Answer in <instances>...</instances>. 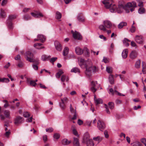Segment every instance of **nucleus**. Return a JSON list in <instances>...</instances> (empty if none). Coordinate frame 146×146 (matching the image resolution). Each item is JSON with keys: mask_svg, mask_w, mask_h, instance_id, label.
<instances>
[{"mask_svg": "<svg viewBox=\"0 0 146 146\" xmlns=\"http://www.w3.org/2000/svg\"><path fill=\"white\" fill-rule=\"evenodd\" d=\"M109 0H104L102 3L104 5L106 9L110 8V11L111 13L117 12V7L115 5H112L110 4Z\"/></svg>", "mask_w": 146, "mask_h": 146, "instance_id": "nucleus-1", "label": "nucleus"}, {"mask_svg": "<svg viewBox=\"0 0 146 146\" xmlns=\"http://www.w3.org/2000/svg\"><path fill=\"white\" fill-rule=\"evenodd\" d=\"M99 69L98 67L95 66H90L86 68L85 71V74L88 76H90L92 75V73H95L98 72Z\"/></svg>", "mask_w": 146, "mask_h": 146, "instance_id": "nucleus-2", "label": "nucleus"}, {"mask_svg": "<svg viewBox=\"0 0 146 146\" xmlns=\"http://www.w3.org/2000/svg\"><path fill=\"white\" fill-rule=\"evenodd\" d=\"M25 58L27 60L30 62H34V59L33 58V54L30 51L26 52L25 53Z\"/></svg>", "mask_w": 146, "mask_h": 146, "instance_id": "nucleus-3", "label": "nucleus"}, {"mask_svg": "<svg viewBox=\"0 0 146 146\" xmlns=\"http://www.w3.org/2000/svg\"><path fill=\"white\" fill-rule=\"evenodd\" d=\"M97 127L99 130L102 131L105 129L106 126L103 121L99 120L97 122Z\"/></svg>", "mask_w": 146, "mask_h": 146, "instance_id": "nucleus-4", "label": "nucleus"}, {"mask_svg": "<svg viewBox=\"0 0 146 146\" xmlns=\"http://www.w3.org/2000/svg\"><path fill=\"white\" fill-rule=\"evenodd\" d=\"M3 113L5 116L2 114L0 115L1 119L4 120L5 119V117L9 119L11 118L9 111L8 110H5L3 111Z\"/></svg>", "mask_w": 146, "mask_h": 146, "instance_id": "nucleus-5", "label": "nucleus"}, {"mask_svg": "<svg viewBox=\"0 0 146 146\" xmlns=\"http://www.w3.org/2000/svg\"><path fill=\"white\" fill-rule=\"evenodd\" d=\"M71 32L73 36L74 39L78 40L82 39V36L79 33L76 31L74 32L73 31H72Z\"/></svg>", "mask_w": 146, "mask_h": 146, "instance_id": "nucleus-6", "label": "nucleus"}, {"mask_svg": "<svg viewBox=\"0 0 146 146\" xmlns=\"http://www.w3.org/2000/svg\"><path fill=\"white\" fill-rule=\"evenodd\" d=\"M135 40L137 43L140 44H143L144 42V39L141 35H136L135 36Z\"/></svg>", "mask_w": 146, "mask_h": 146, "instance_id": "nucleus-7", "label": "nucleus"}, {"mask_svg": "<svg viewBox=\"0 0 146 146\" xmlns=\"http://www.w3.org/2000/svg\"><path fill=\"white\" fill-rule=\"evenodd\" d=\"M125 4H119L118 7H117V13H122L124 10Z\"/></svg>", "mask_w": 146, "mask_h": 146, "instance_id": "nucleus-8", "label": "nucleus"}, {"mask_svg": "<svg viewBox=\"0 0 146 146\" xmlns=\"http://www.w3.org/2000/svg\"><path fill=\"white\" fill-rule=\"evenodd\" d=\"M24 121V119L23 117L20 116L17 117L15 119L14 123L15 124L21 123Z\"/></svg>", "mask_w": 146, "mask_h": 146, "instance_id": "nucleus-9", "label": "nucleus"}, {"mask_svg": "<svg viewBox=\"0 0 146 146\" xmlns=\"http://www.w3.org/2000/svg\"><path fill=\"white\" fill-rule=\"evenodd\" d=\"M54 45L56 49L58 51H61L62 49V46L60 42L58 41H55L54 42Z\"/></svg>", "mask_w": 146, "mask_h": 146, "instance_id": "nucleus-10", "label": "nucleus"}, {"mask_svg": "<svg viewBox=\"0 0 146 146\" xmlns=\"http://www.w3.org/2000/svg\"><path fill=\"white\" fill-rule=\"evenodd\" d=\"M103 24L106 28L108 29L112 27V24L109 21L106 20L103 21Z\"/></svg>", "mask_w": 146, "mask_h": 146, "instance_id": "nucleus-11", "label": "nucleus"}, {"mask_svg": "<svg viewBox=\"0 0 146 146\" xmlns=\"http://www.w3.org/2000/svg\"><path fill=\"white\" fill-rule=\"evenodd\" d=\"M31 15L33 17H34L35 18H39L41 17H43V15L40 13H31Z\"/></svg>", "mask_w": 146, "mask_h": 146, "instance_id": "nucleus-12", "label": "nucleus"}, {"mask_svg": "<svg viewBox=\"0 0 146 146\" xmlns=\"http://www.w3.org/2000/svg\"><path fill=\"white\" fill-rule=\"evenodd\" d=\"M97 84V82L92 81L91 82V85L92 87L91 88V90L93 92H95L97 90V89L95 88V87Z\"/></svg>", "mask_w": 146, "mask_h": 146, "instance_id": "nucleus-13", "label": "nucleus"}, {"mask_svg": "<svg viewBox=\"0 0 146 146\" xmlns=\"http://www.w3.org/2000/svg\"><path fill=\"white\" fill-rule=\"evenodd\" d=\"M89 138L90 136L89 134L88 133H85L83 139V143H86L90 139Z\"/></svg>", "mask_w": 146, "mask_h": 146, "instance_id": "nucleus-14", "label": "nucleus"}, {"mask_svg": "<svg viewBox=\"0 0 146 146\" xmlns=\"http://www.w3.org/2000/svg\"><path fill=\"white\" fill-rule=\"evenodd\" d=\"M78 62L80 66L82 67L83 65H84L85 61L84 59L80 57L78 58Z\"/></svg>", "mask_w": 146, "mask_h": 146, "instance_id": "nucleus-15", "label": "nucleus"}, {"mask_svg": "<svg viewBox=\"0 0 146 146\" xmlns=\"http://www.w3.org/2000/svg\"><path fill=\"white\" fill-rule=\"evenodd\" d=\"M75 49L76 53L78 55H81L83 53V50L79 47H76Z\"/></svg>", "mask_w": 146, "mask_h": 146, "instance_id": "nucleus-16", "label": "nucleus"}, {"mask_svg": "<svg viewBox=\"0 0 146 146\" xmlns=\"http://www.w3.org/2000/svg\"><path fill=\"white\" fill-rule=\"evenodd\" d=\"M126 6L128 7H136V4L135 2L133 1L131 3H128L126 4Z\"/></svg>", "mask_w": 146, "mask_h": 146, "instance_id": "nucleus-17", "label": "nucleus"}, {"mask_svg": "<svg viewBox=\"0 0 146 146\" xmlns=\"http://www.w3.org/2000/svg\"><path fill=\"white\" fill-rule=\"evenodd\" d=\"M74 141H73V144L74 146H79L80 143L78 139L76 137H74Z\"/></svg>", "mask_w": 146, "mask_h": 146, "instance_id": "nucleus-18", "label": "nucleus"}, {"mask_svg": "<svg viewBox=\"0 0 146 146\" xmlns=\"http://www.w3.org/2000/svg\"><path fill=\"white\" fill-rule=\"evenodd\" d=\"M92 63L90 60L88 59V60L85 61L84 66L86 68H86H89V66L92 65Z\"/></svg>", "mask_w": 146, "mask_h": 146, "instance_id": "nucleus-19", "label": "nucleus"}, {"mask_svg": "<svg viewBox=\"0 0 146 146\" xmlns=\"http://www.w3.org/2000/svg\"><path fill=\"white\" fill-rule=\"evenodd\" d=\"M37 38H38L39 40H40L41 42H43L45 41L46 38L43 35H38L37 36Z\"/></svg>", "mask_w": 146, "mask_h": 146, "instance_id": "nucleus-20", "label": "nucleus"}, {"mask_svg": "<svg viewBox=\"0 0 146 146\" xmlns=\"http://www.w3.org/2000/svg\"><path fill=\"white\" fill-rule=\"evenodd\" d=\"M27 82L28 83L30 84V85L33 86H35L37 84L35 82V81L34 80H31L29 78L27 79Z\"/></svg>", "mask_w": 146, "mask_h": 146, "instance_id": "nucleus-21", "label": "nucleus"}, {"mask_svg": "<svg viewBox=\"0 0 146 146\" xmlns=\"http://www.w3.org/2000/svg\"><path fill=\"white\" fill-rule=\"evenodd\" d=\"M42 45L41 43H35L34 44V46L36 48V49H41L42 48H44V47L41 46Z\"/></svg>", "mask_w": 146, "mask_h": 146, "instance_id": "nucleus-22", "label": "nucleus"}, {"mask_svg": "<svg viewBox=\"0 0 146 146\" xmlns=\"http://www.w3.org/2000/svg\"><path fill=\"white\" fill-rule=\"evenodd\" d=\"M7 27L9 29H13V25L12 21H10L9 20H7Z\"/></svg>", "mask_w": 146, "mask_h": 146, "instance_id": "nucleus-23", "label": "nucleus"}, {"mask_svg": "<svg viewBox=\"0 0 146 146\" xmlns=\"http://www.w3.org/2000/svg\"><path fill=\"white\" fill-rule=\"evenodd\" d=\"M137 56V53L136 51H132L130 55V57L132 59L135 58Z\"/></svg>", "mask_w": 146, "mask_h": 146, "instance_id": "nucleus-24", "label": "nucleus"}, {"mask_svg": "<svg viewBox=\"0 0 146 146\" xmlns=\"http://www.w3.org/2000/svg\"><path fill=\"white\" fill-rule=\"evenodd\" d=\"M128 53V50L124 49L122 53V56L123 58H125L127 56Z\"/></svg>", "mask_w": 146, "mask_h": 146, "instance_id": "nucleus-25", "label": "nucleus"}, {"mask_svg": "<svg viewBox=\"0 0 146 146\" xmlns=\"http://www.w3.org/2000/svg\"><path fill=\"white\" fill-rule=\"evenodd\" d=\"M50 58V56H47L45 54L43 55L41 57V59L43 61H46Z\"/></svg>", "mask_w": 146, "mask_h": 146, "instance_id": "nucleus-26", "label": "nucleus"}, {"mask_svg": "<svg viewBox=\"0 0 146 146\" xmlns=\"http://www.w3.org/2000/svg\"><path fill=\"white\" fill-rule=\"evenodd\" d=\"M0 16L2 18H4L6 16V14L5 11V10L2 9H1Z\"/></svg>", "mask_w": 146, "mask_h": 146, "instance_id": "nucleus-27", "label": "nucleus"}, {"mask_svg": "<svg viewBox=\"0 0 146 146\" xmlns=\"http://www.w3.org/2000/svg\"><path fill=\"white\" fill-rule=\"evenodd\" d=\"M142 71L143 74L146 73V64L143 62H142Z\"/></svg>", "mask_w": 146, "mask_h": 146, "instance_id": "nucleus-28", "label": "nucleus"}, {"mask_svg": "<svg viewBox=\"0 0 146 146\" xmlns=\"http://www.w3.org/2000/svg\"><path fill=\"white\" fill-rule=\"evenodd\" d=\"M127 23L126 22H122L120 23L118 25V27L119 29H121L124 26L127 25Z\"/></svg>", "mask_w": 146, "mask_h": 146, "instance_id": "nucleus-29", "label": "nucleus"}, {"mask_svg": "<svg viewBox=\"0 0 146 146\" xmlns=\"http://www.w3.org/2000/svg\"><path fill=\"white\" fill-rule=\"evenodd\" d=\"M86 143L87 146H93L94 145V143L92 139L89 140Z\"/></svg>", "mask_w": 146, "mask_h": 146, "instance_id": "nucleus-30", "label": "nucleus"}, {"mask_svg": "<svg viewBox=\"0 0 146 146\" xmlns=\"http://www.w3.org/2000/svg\"><path fill=\"white\" fill-rule=\"evenodd\" d=\"M68 51H69V48L67 47H65L63 51V54L64 56H66L67 55L68 52Z\"/></svg>", "mask_w": 146, "mask_h": 146, "instance_id": "nucleus-31", "label": "nucleus"}, {"mask_svg": "<svg viewBox=\"0 0 146 146\" xmlns=\"http://www.w3.org/2000/svg\"><path fill=\"white\" fill-rule=\"evenodd\" d=\"M77 19L79 21L84 22L85 21V18L84 16L79 15L77 17Z\"/></svg>", "mask_w": 146, "mask_h": 146, "instance_id": "nucleus-32", "label": "nucleus"}, {"mask_svg": "<svg viewBox=\"0 0 146 146\" xmlns=\"http://www.w3.org/2000/svg\"><path fill=\"white\" fill-rule=\"evenodd\" d=\"M138 12L140 14H144L145 12V10L144 8L141 7L138 9Z\"/></svg>", "mask_w": 146, "mask_h": 146, "instance_id": "nucleus-33", "label": "nucleus"}, {"mask_svg": "<svg viewBox=\"0 0 146 146\" xmlns=\"http://www.w3.org/2000/svg\"><path fill=\"white\" fill-rule=\"evenodd\" d=\"M68 78L65 75H62L61 78V81L62 82H64L65 80H66V81L67 82L68 81Z\"/></svg>", "mask_w": 146, "mask_h": 146, "instance_id": "nucleus-34", "label": "nucleus"}, {"mask_svg": "<svg viewBox=\"0 0 146 146\" xmlns=\"http://www.w3.org/2000/svg\"><path fill=\"white\" fill-rule=\"evenodd\" d=\"M71 143L70 141H69L67 139H64L62 141V143L63 145H66L69 144Z\"/></svg>", "mask_w": 146, "mask_h": 146, "instance_id": "nucleus-35", "label": "nucleus"}, {"mask_svg": "<svg viewBox=\"0 0 146 146\" xmlns=\"http://www.w3.org/2000/svg\"><path fill=\"white\" fill-rule=\"evenodd\" d=\"M16 18V17L14 15H10L9 16L7 20L10 21H12V20H13Z\"/></svg>", "mask_w": 146, "mask_h": 146, "instance_id": "nucleus-36", "label": "nucleus"}, {"mask_svg": "<svg viewBox=\"0 0 146 146\" xmlns=\"http://www.w3.org/2000/svg\"><path fill=\"white\" fill-rule=\"evenodd\" d=\"M62 15L61 13L58 11L56 12V18L57 19H61Z\"/></svg>", "mask_w": 146, "mask_h": 146, "instance_id": "nucleus-37", "label": "nucleus"}, {"mask_svg": "<svg viewBox=\"0 0 146 146\" xmlns=\"http://www.w3.org/2000/svg\"><path fill=\"white\" fill-rule=\"evenodd\" d=\"M71 72H74L75 73H76V72L80 73V70L78 68L76 67H74L73 68L71 69Z\"/></svg>", "mask_w": 146, "mask_h": 146, "instance_id": "nucleus-38", "label": "nucleus"}, {"mask_svg": "<svg viewBox=\"0 0 146 146\" xmlns=\"http://www.w3.org/2000/svg\"><path fill=\"white\" fill-rule=\"evenodd\" d=\"M109 80L110 83L112 84L114 83V80L113 75H110L109 78Z\"/></svg>", "mask_w": 146, "mask_h": 146, "instance_id": "nucleus-39", "label": "nucleus"}, {"mask_svg": "<svg viewBox=\"0 0 146 146\" xmlns=\"http://www.w3.org/2000/svg\"><path fill=\"white\" fill-rule=\"evenodd\" d=\"M130 41L128 39L125 38L123 41L124 44L126 46H128L129 45V43L128 42Z\"/></svg>", "mask_w": 146, "mask_h": 146, "instance_id": "nucleus-40", "label": "nucleus"}, {"mask_svg": "<svg viewBox=\"0 0 146 146\" xmlns=\"http://www.w3.org/2000/svg\"><path fill=\"white\" fill-rule=\"evenodd\" d=\"M93 139L94 141H98V143L102 140V138L100 136H98L97 137H94Z\"/></svg>", "mask_w": 146, "mask_h": 146, "instance_id": "nucleus-41", "label": "nucleus"}, {"mask_svg": "<svg viewBox=\"0 0 146 146\" xmlns=\"http://www.w3.org/2000/svg\"><path fill=\"white\" fill-rule=\"evenodd\" d=\"M63 73V72L62 70H60L56 74V76L57 78H59L61 75Z\"/></svg>", "mask_w": 146, "mask_h": 146, "instance_id": "nucleus-42", "label": "nucleus"}, {"mask_svg": "<svg viewBox=\"0 0 146 146\" xmlns=\"http://www.w3.org/2000/svg\"><path fill=\"white\" fill-rule=\"evenodd\" d=\"M131 144L132 145V146H142V144L138 141H136Z\"/></svg>", "mask_w": 146, "mask_h": 146, "instance_id": "nucleus-43", "label": "nucleus"}, {"mask_svg": "<svg viewBox=\"0 0 146 146\" xmlns=\"http://www.w3.org/2000/svg\"><path fill=\"white\" fill-rule=\"evenodd\" d=\"M143 0H137L138 3V6L140 7H142L143 6Z\"/></svg>", "mask_w": 146, "mask_h": 146, "instance_id": "nucleus-44", "label": "nucleus"}, {"mask_svg": "<svg viewBox=\"0 0 146 146\" xmlns=\"http://www.w3.org/2000/svg\"><path fill=\"white\" fill-rule=\"evenodd\" d=\"M95 102L96 104L97 105L100 104H102L103 101L101 99L98 98L95 101Z\"/></svg>", "mask_w": 146, "mask_h": 146, "instance_id": "nucleus-45", "label": "nucleus"}, {"mask_svg": "<svg viewBox=\"0 0 146 146\" xmlns=\"http://www.w3.org/2000/svg\"><path fill=\"white\" fill-rule=\"evenodd\" d=\"M99 28L100 30H102L104 31H107L104 25H99Z\"/></svg>", "mask_w": 146, "mask_h": 146, "instance_id": "nucleus-46", "label": "nucleus"}, {"mask_svg": "<svg viewBox=\"0 0 146 146\" xmlns=\"http://www.w3.org/2000/svg\"><path fill=\"white\" fill-rule=\"evenodd\" d=\"M141 64V61L140 60H138L136 62L135 64V67L136 68H139L140 67Z\"/></svg>", "mask_w": 146, "mask_h": 146, "instance_id": "nucleus-47", "label": "nucleus"}, {"mask_svg": "<svg viewBox=\"0 0 146 146\" xmlns=\"http://www.w3.org/2000/svg\"><path fill=\"white\" fill-rule=\"evenodd\" d=\"M106 70L107 72L108 73H111L112 71V68L111 67L107 66L106 68Z\"/></svg>", "mask_w": 146, "mask_h": 146, "instance_id": "nucleus-48", "label": "nucleus"}, {"mask_svg": "<svg viewBox=\"0 0 146 146\" xmlns=\"http://www.w3.org/2000/svg\"><path fill=\"white\" fill-rule=\"evenodd\" d=\"M60 106L61 109L62 110H63L65 109L66 107V106L65 104L64 103H62V102L61 103H60Z\"/></svg>", "mask_w": 146, "mask_h": 146, "instance_id": "nucleus-49", "label": "nucleus"}, {"mask_svg": "<svg viewBox=\"0 0 146 146\" xmlns=\"http://www.w3.org/2000/svg\"><path fill=\"white\" fill-rule=\"evenodd\" d=\"M124 10L126 13H129V8L130 7H128L126 6V4H125V7H124Z\"/></svg>", "mask_w": 146, "mask_h": 146, "instance_id": "nucleus-50", "label": "nucleus"}, {"mask_svg": "<svg viewBox=\"0 0 146 146\" xmlns=\"http://www.w3.org/2000/svg\"><path fill=\"white\" fill-rule=\"evenodd\" d=\"M108 106L111 109H113L114 108V104L112 102H109L108 103Z\"/></svg>", "mask_w": 146, "mask_h": 146, "instance_id": "nucleus-51", "label": "nucleus"}, {"mask_svg": "<svg viewBox=\"0 0 146 146\" xmlns=\"http://www.w3.org/2000/svg\"><path fill=\"white\" fill-rule=\"evenodd\" d=\"M24 19L27 20L31 19V17L28 14H26L23 17Z\"/></svg>", "mask_w": 146, "mask_h": 146, "instance_id": "nucleus-52", "label": "nucleus"}, {"mask_svg": "<svg viewBox=\"0 0 146 146\" xmlns=\"http://www.w3.org/2000/svg\"><path fill=\"white\" fill-rule=\"evenodd\" d=\"M136 30V28L133 25H132L130 29L131 32L132 33H134Z\"/></svg>", "mask_w": 146, "mask_h": 146, "instance_id": "nucleus-53", "label": "nucleus"}, {"mask_svg": "<svg viewBox=\"0 0 146 146\" xmlns=\"http://www.w3.org/2000/svg\"><path fill=\"white\" fill-rule=\"evenodd\" d=\"M46 132L50 133L52 132L53 131V129L52 127H50L49 128H46Z\"/></svg>", "mask_w": 146, "mask_h": 146, "instance_id": "nucleus-54", "label": "nucleus"}, {"mask_svg": "<svg viewBox=\"0 0 146 146\" xmlns=\"http://www.w3.org/2000/svg\"><path fill=\"white\" fill-rule=\"evenodd\" d=\"M2 82L8 83L10 81L9 79L5 78H2Z\"/></svg>", "mask_w": 146, "mask_h": 146, "instance_id": "nucleus-55", "label": "nucleus"}, {"mask_svg": "<svg viewBox=\"0 0 146 146\" xmlns=\"http://www.w3.org/2000/svg\"><path fill=\"white\" fill-rule=\"evenodd\" d=\"M53 137L54 138L57 139L59 138L60 135L58 133H56L54 134Z\"/></svg>", "mask_w": 146, "mask_h": 146, "instance_id": "nucleus-56", "label": "nucleus"}, {"mask_svg": "<svg viewBox=\"0 0 146 146\" xmlns=\"http://www.w3.org/2000/svg\"><path fill=\"white\" fill-rule=\"evenodd\" d=\"M23 116L25 117H28L30 116V114L28 112H25L23 113Z\"/></svg>", "mask_w": 146, "mask_h": 146, "instance_id": "nucleus-57", "label": "nucleus"}, {"mask_svg": "<svg viewBox=\"0 0 146 146\" xmlns=\"http://www.w3.org/2000/svg\"><path fill=\"white\" fill-rule=\"evenodd\" d=\"M141 142L144 144L145 146H146V139L145 138H143L141 139Z\"/></svg>", "mask_w": 146, "mask_h": 146, "instance_id": "nucleus-58", "label": "nucleus"}, {"mask_svg": "<svg viewBox=\"0 0 146 146\" xmlns=\"http://www.w3.org/2000/svg\"><path fill=\"white\" fill-rule=\"evenodd\" d=\"M70 110L71 113H74L76 111L74 110V109L72 108V106L71 104H70Z\"/></svg>", "mask_w": 146, "mask_h": 146, "instance_id": "nucleus-59", "label": "nucleus"}, {"mask_svg": "<svg viewBox=\"0 0 146 146\" xmlns=\"http://www.w3.org/2000/svg\"><path fill=\"white\" fill-rule=\"evenodd\" d=\"M24 66L23 63L22 62H19L17 65V66L19 68H22Z\"/></svg>", "mask_w": 146, "mask_h": 146, "instance_id": "nucleus-60", "label": "nucleus"}, {"mask_svg": "<svg viewBox=\"0 0 146 146\" xmlns=\"http://www.w3.org/2000/svg\"><path fill=\"white\" fill-rule=\"evenodd\" d=\"M105 105L106 109V113L108 114H110V113L108 108V106L106 104H105Z\"/></svg>", "mask_w": 146, "mask_h": 146, "instance_id": "nucleus-61", "label": "nucleus"}, {"mask_svg": "<svg viewBox=\"0 0 146 146\" xmlns=\"http://www.w3.org/2000/svg\"><path fill=\"white\" fill-rule=\"evenodd\" d=\"M68 99L66 97H64L63 99H61V101L63 103H66Z\"/></svg>", "mask_w": 146, "mask_h": 146, "instance_id": "nucleus-62", "label": "nucleus"}, {"mask_svg": "<svg viewBox=\"0 0 146 146\" xmlns=\"http://www.w3.org/2000/svg\"><path fill=\"white\" fill-rule=\"evenodd\" d=\"M83 121L82 120L80 119L78 120L77 121V123L79 125H81L83 124Z\"/></svg>", "mask_w": 146, "mask_h": 146, "instance_id": "nucleus-63", "label": "nucleus"}, {"mask_svg": "<svg viewBox=\"0 0 146 146\" xmlns=\"http://www.w3.org/2000/svg\"><path fill=\"white\" fill-rule=\"evenodd\" d=\"M57 57H53L52 58L51 60H50V62L52 63H53L57 59Z\"/></svg>", "mask_w": 146, "mask_h": 146, "instance_id": "nucleus-64", "label": "nucleus"}]
</instances>
